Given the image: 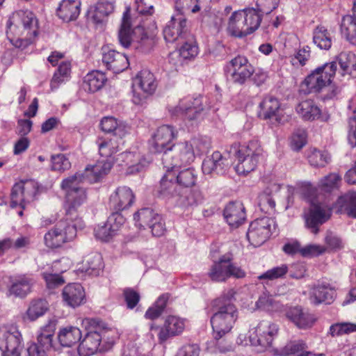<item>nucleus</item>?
I'll use <instances>...</instances> for the list:
<instances>
[{
	"label": "nucleus",
	"instance_id": "nucleus-45",
	"mask_svg": "<svg viewBox=\"0 0 356 356\" xmlns=\"http://www.w3.org/2000/svg\"><path fill=\"white\" fill-rule=\"evenodd\" d=\"M280 107V104L277 99L272 96H267L260 103L259 114L264 119H270L275 117L277 120Z\"/></svg>",
	"mask_w": 356,
	"mask_h": 356
},
{
	"label": "nucleus",
	"instance_id": "nucleus-44",
	"mask_svg": "<svg viewBox=\"0 0 356 356\" xmlns=\"http://www.w3.org/2000/svg\"><path fill=\"white\" fill-rule=\"evenodd\" d=\"M71 73V63L69 61H62L54 72L51 80V88L52 90L57 89L62 83H65L70 79Z\"/></svg>",
	"mask_w": 356,
	"mask_h": 356
},
{
	"label": "nucleus",
	"instance_id": "nucleus-36",
	"mask_svg": "<svg viewBox=\"0 0 356 356\" xmlns=\"http://www.w3.org/2000/svg\"><path fill=\"white\" fill-rule=\"evenodd\" d=\"M80 0H62L57 9V15L63 21L76 19L80 13Z\"/></svg>",
	"mask_w": 356,
	"mask_h": 356
},
{
	"label": "nucleus",
	"instance_id": "nucleus-2",
	"mask_svg": "<svg viewBox=\"0 0 356 356\" xmlns=\"http://www.w3.org/2000/svg\"><path fill=\"white\" fill-rule=\"evenodd\" d=\"M234 294L231 289L227 294H223L211 302L213 314L211 317V324L213 337L216 340L229 333L238 318L237 308L231 301Z\"/></svg>",
	"mask_w": 356,
	"mask_h": 356
},
{
	"label": "nucleus",
	"instance_id": "nucleus-13",
	"mask_svg": "<svg viewBox=\"0 0 356 356\" xmlns=\"http://www.w3.org/2000/svg\"><path fill=\"white\" fill-rule=\"evenodd\" d=\"M132 88V102L137 105L143 104L156 88L154 74L149 70H141L134 79Z\"/></svg>",
	"mask_w": 356,
	"mask_h": 356
},
{
	"label": "nucleus",
	"instance_id": "nucleus-26",
	"mask_svg": "<svg viewBox=\"0 0 356 356\" xmlns=\"http://www.w3.org/2000/svg\"><path fill=\"white\" fill-rule=\"evenodd\" d=\"M229 165V161L220 152L216 151L210 157H207L203 161L202 169L205 175H221L225 172Z\"/></svg>",
	"mask_w": 356,
	"mask_h": 356
},
{
	"label": "nucleus",
	"instance_id": "nucleus-20",
	"mask_svg": "<svg viewBox=\"0 0 356 356\" xmlns=\"http://www.w3.org/2000/svg\"><path fill=\"white\" fill-rule=\"evenodd\" d=\"M176 133L171 126L159 127L149 140V149L154 153H163L172 149V142Z\"/></svg>",
	"mask_w": 356,
	"mask_h": 356
},
{
	"label": "nucleus",
	"instance_id": "nucleus-7",
	"mask_svg": "<svg viewBox=\"0 0 356 356\" xmlns=\"http://www.w3.org/2000/svg\"><path fill=\"white\" fill-rule=\"evenodd\" d=\"M337 70L336 61L326 63L313 70L301 84L305 93L318 92L332 83Z\"/></svg>",
	"mask_w": 356,
	"mask_h": 356
},
{
	"label": "nucleus",
	"instance_id": "nucleus-61",
	"mask_svg": "<svg viewBox=\"0 0 356 356\" xmlns=\"http://www.w3.org/2000/svg\"><path fill=\"white\" fill-rule=\"evenodd\" d=\"M51 347V345L44 347L43 342L37 339V343H33L27 348V354L28 356H48L47 353Z\"/></svg>",
	"mask_w": 356,
	"mask_h": 356
},
{
	"label": "nucleus",
	"instance_id": "nucleus-62",
	"mask_svg": "<svg viewBox=\"0 0 356 356\" xmlns=\"http://www.w3.org/2000/svg\"><path fill=\"white\" fill-rule=\"evenodd\" d=\"M327 251V247L317 244H309L300 250V254L305 257L319 256Z\"/></svg>",
	"mask_w": 356,
	"mask_h": 356
},
{
	"label": "nucleus",
	"instance_id": "nucleus-9",
	"mask_svg": "<svg viewBox=\"0 0 356 356\" xmlns=\"http://www.w3.org/2000/svg\"><path fill=\"white\" fill-rule=\"evenodd\" d=\"M82 323L88 331L80 343L78 350L82 356H90L99 350L102 339L109 330L104 328L102 330L103 327L96 319L85 318Z\"/></svg>",
	"mask_w": 356,
	"mask_h": 356
},
{
	"label": "nucleus",
	"instance_id": "nucleus-21",
	"mask_svg": "<svg viewBox=\"0 0 356 356\" xmlns=\"http://www.w3.org/2000/svg\"><path fill=\"white\" fill-rule=\"evenodd\" d=\"M166 169V172L161 179L159 184L156 187V195L165 201L175 204L181 190L179 188L177 181H175V175L172 171Z\"/></svg>",
	"mask_w": 356,
	"mask_h": 356
},
{
	"label": "nucleus",
	"instance_id": "nucleus-31",
	"mask_svg": "<svg viewBox=\"0 0 356 356\" xmlns=\"http://www.w3.org/2000/svg\"><path fill=\"white\" fill-rule=\"evenodd\" d=\"M223 215L232 227H238L245 220V208L240 202H229L225 208Z\"/></svg>",
	"mask_w": 356,
	"mask_h": 356
},
{
	"label": "nucleus",
	"instance_id": "nucleus-22",
	"mask_svg": "<svg viewBox=\"0 0 356 356\" xmlns=\"http://www.w3.org/2000/svg\"><path fill=\"white\" fill-rule=\"evenodd\" d=\"M187 22L182 13L171 17L163 29V37L167 42H173L179 38H185L187 31Z\"/></svg>",
	"mask_w": 356,
	"mask_h": 356
},
{
	"label": "nucleus",
	"instance_id": "nucleus-32",
	"mask_svg": "<svg viewBox=\"0 0 356 356\" xmlns=\"http://www.w3.org/2000/svg\"><path fill=\"white\" fill-rule=\"evenodd\" d=\"M335 291L327 283L318 284L314 286L310 291V301L314 305L322 302L330 304L334 299Z\"/></svg>",
	"mask_w": 356,
	"mask_h": 356
},
{
	"label": "nucleus",
	"instance_id": "nucleus-33",
	"mask_svg": "<svg viewBox=\"0 0 356 356\" xmlns=\"http://www.w3.org/2000/svg\"><path fill=\"white\" fill-rule=\"evenodd\" d=\"M112 168V164L108 161H99L95 165H88L83 172L84 181L94 183L98 181L103 176L108 173Z\"/></svg>",
	"mask_w": 356,
	"mask_h": 356
},
{
	"label": "nucleus",
	"instance_id": "nucleus-59",
	"mask_svg": "<svg viewBox=\"0 0 356 356\" xmlns=\"http://www.w3.org/2000/svg\"><path fill=\"white\" fill-rule=\"evenodd\" d=\"M340 180L341 177L337 174L331 173L319 181L318 187L321 191L330 192L337 187Z\"/></svg>",
	"mask_w": 356,
	"mask_h": 356
},
{
	"label": "nucleus",
	"instance_id": "nucleus-64",
	"mask_svg": "<svg viewBox=\"0 0 356 356\" xmlns=\"http://www.w3.org/2000/svg\"><path fill=\"white\" fill-rule=\"evenodd\" d=\"M307 133L305 130L296 131L291 139V147L293 150L298 151L307 143Z\"/></svg>",
	"mask_w": 356,
	"mask_h": 356
},
{
	"label": "nucleus",
	"instance_id": "nucleus-1",
	"mask_svg": "<svg viewBox=\"0 0 356 356\" xmlns=\"http://www.w3.org/2000/svg\"><path fill=\"white\" fill-rule=\"evenodd\" d=\"M6 35L16 48L24 49L38 35V22L35 15L30 10L14 12L6 23Z\"/></svg>",
	"mask_w": 356,
	"mask_h": 356
},
{
	"label": "nucleus",
	"instance_id": "nucleus-46",
	"mask_svg": "<svg viewBox=\"0 0 356 356\" xmlns=\"http://www.w3.org/2000/svg\"><path fill=\"white\" fill-rule=\"evenodd\" d=\"M342 75L346 74L356 76V55L350 51L341 52L338 56Z\"/></svg>",
	"mask_w": 356,
	"mask_h": 356
},
{
	"label": "nucleus",
	"instance_id": "nucleus-16",
	"mask_svg": "<svg viewBox=\"0 0 356 356\" xmlns=\"http://www.w3.org/2000/svg\"><path fill=\"white\" fill-rule=\"evenodd\" d=\"M136 225L140 229L149 227L154 236H161L165 230V223L161 215L150 208H143L134 216Z\"/></svg>",
	"mask_w": 356,
	"mask_h": 356
},
{
	"label": "nucleus",
	"instance_id": "nucleus-19",
	"mask_svg": "<svg viewBox=\"0 0 356 356\" xmlns=\"http://www.w3.org/2000/svg\"><path fill=\"white\" fill-rule=\"evenodd\" d=\"M331 216V209L325 204L312 201L309 209L305 213V223L312 232L317 234L318 226L325 222Z\"/></svg>",
	"mask_w": 356,
	"mask_h": 356
},
{
	"label": "nucleus",
	"instance_id": "nucleus-11",
	"mask_svg": "<svg viewBox=\"0 0 356 356\" xmlns=\"http://www.w3.org/2000/svg\"><path fill=\"white\" fill-rule=\"evenodd\" d=\"M209 108L207 97H188L181 99L177 106L170 107L169 112L173 116H182L189 121H193L200 118L202 113Z\"/></svg>",
	"mask_w": 356,
	"mask_h": 356
},
{
	"label": "nucleus",
	"instance_id": "nucleus-10",
	"mask_svg": "<svg viewBox=\"0 0 356 356\" xmlns=\"http://www.w3.org/2000/svg\"><path fill=\"white\" fill-rule=\"evenodd\" d=\"M23 347L22 335L17 326H0V350L2 356H20Z\"/></svg>",
	"mask_w": 356,
	"mask_h": 356
},
{
	"label": "nucleus",
	"instance_id": "nucleus-53",
	"mask_svg": "<svg viewBox=\"0 0 356 356\" xmlns=\"http://www.w3.org/2000/svg\"><path fill=\"white\" fill-rule=\"evenodd\" d=\"M179 187L190 188L193 186L197 181V174L193 168H186L180 171L175 176Z\"/></svg>",
	"mask_w": 356,
	"mask_h": 356
},
{
	"label": "nucleus",
	"instance_id": "nucleus-40",
	"mask_svg": "<svg viewBox=\"0 0 356 356\" xmlns=\"http://www.w3.org/2000/svg\"><path fill=\"white\" fill-rule=\"evenodd\" d=\"M299 116L305 121L318 120L320 115V108L312 99H307L300 102L296 108Z\"/></svg>",
	"mask_w": 356,
	"mask_h": 356
},
{
	"label": "nucleus",
	"instance_id": "nucleus-30",
	"mask_svg": "<svg viewBox=\"0 0 356 356\" xmlns=\"http://www.w3.org/2000/svg\"><path fill=\"white\" fill-rule=\"evenodd\" d=\"M102 61L108 70L114 73H120L126 70L129 66L127 57L124 54L113 49L104 50Z\"/></svg>",
	"mask_w": 356,
	"mask_h": 356
},
{
	"label": "nucleus",
	"instance_id": "nucleus-17",
	"mask_svg": "<svg viewBox=\"0 0 356 356\" xmlns=\"http://www.w3.org/2000/svg\"><path fill=\"white\" fill-rule=\"evenodd\" d=\"M38 191L37 183L27 180L15 184L10 194V207L19 206L24 209L26 205L34 200Z\"/></svg>",
	"mask_w": 356,
	"mask_h": 356
},
{
	"label": "nucleus",
	"instance_id": "nucleus-14",
	"mask_svg": "<svg viewBox=\"0 0 356 356\" xmlns=\"http://www.w3.org/2000/svg\"><path fill=\"white\" fill-rule=\"evenodd\" d=\"M209 276L214 282H225L228 278H243L245 272L236 264L232 262L228 255H223L218 261L214 262L209 272Z\"/></svg>",
	"mask_w": 356,
	"mask_h": 356
},
{
	"label": "nucleus",
	"instance_id": "nucleus-56",
	"mask_svg": "<svg viewBox=\"0 0 356 356\" xmlns=\"http://www.w3.org/2000/svg\"><path fill=\"white\" fill-rule=\"evenodd\" d=\"M198 52V48L194 42H185L179 51L171 54V58L179 56L183 59H190L195 57Z\"/></svg>",
	"mask_w": 356,
	"mask_h": 356
},
{
	"label": "nucleus",
	"instance_id": "nucleus-5",
	"mask_svg": "<svg viewBox=\"0 0 356 356\" xmlns=\"http://www.w3.org/2000/svg\"><path fill=\"white\" fill-rule=\"evenodd\" d=\"M230 152L234 153L237 160L235 165L236 173L246 175L255 170L263 150L258 141L252 140L247 145L234 144Z\"/></svg>",
	"mask_w": 356,
	"mask_h": 356
},
{
	"label": "nucleus",
	"instance_id": "nucleus-34",
	"mask_svg": "<svg viewBox=\"0 0 356 356\" xmlns=\"http://www.w3.org/2000/svg\"><path fill=\"white\" fill-rule=\"evenodd\" d=\"M113 9L114 6L112 3L106 0H101L88 9V19L95 24H102L108 15L113 11Z\"/></svg>",
	"mask_w": 356,
	"mask_h": 356
},
{
	"label": "nucleus",
	"instance_id": "nucleus-24",
	"mask_svg": "<svg viewBox=\"0 0 356 356\" xmlns=\"http://www.w3.org/2000/svg\"><path fill=\"white\" fill-rule=\"evenodd\" d=\"M35 284V279L29 275L12 277L10 280L8 292L10 295L23 298L31 293Z\"/></svg>",
	"mask_w": 356,
	"mask_h": 356
},
{
	"label": "nucleus",
	"instance_id": "nucleus-15",
	"mask_svg": "<svg viewBox=\"0 0 356 356\" xmlns=\"http://www.w3.org/2000/svg\"><path fill=\"white\" fill-rule=\"evenodd\" d=\"M279 331L278 325L270 321H261L249 331V341L252 346L268 348L272 346Z\"/></svg>",
	"mask_w": 356,
	"mask_h": 356
},
{
	"label": "nucleus",
	"instance_id": "nucleus-63",
	"mask_svg": "<svg viewBox=\"0 0 356 356\" xmlns=\"http://www.w3.org/2000/svg\"><path fill=\"white\" fill-rule=\"evenodd\" d=\"M306 348L302 341H293L289 342L282 350V356H289L303 351Z\"/></svg>",
	"mask_w": 356,
	"mask_h": 356
},
{
	"label": "nucleus",
	"instance_id": "nucleus-28",
	"mask_svg": "<svg viewBox=\"0 0 356 356\" xmlns=\"http://www.w3.org/2000/svg\"><path fill=\"white\" fill-rule=\"evenodd\" d=\"M117 159L124 162V165L127 166L128 174L138 172L145 168L150 163L149 159L136 152H123L118 155Z\"/></svg>",
	"mask_w": 356,
	"mask_h": 356
},
{
	"label": "nucleus",
	"instance_id": "nucleus-23",
	"mask_svg": "<svg viewBox=\"0 0 356 356\" xmlns=\"http://www.w3.org/2000/svg\"><path fill=\"white\" fill-rule=\"evenodd\" d=\"M231 80L237 84H243L254 73V68L248 59L237 56L230 61Z\"/></svg>",
	"mask_w": 356,
	"mask_h": 356
},
{
	"label": "nucleus",
	"instance_id": "nucleus-57",
	"mask_svg": "<svg viewBox=\"0 0 356 356\" xmlns=\"http://www.w3.org/2000/svg\"><path fill=\"white\" fill-rule=\"evenodd\" d=\"M289 268L286 264H282L268 270L259 276V280H273L283 277L288 272Z\"/></svg>",
	"mask_w": 356,
	"mask_h": 356
},
{
	"label": "nucleus",
	"instance_id": "nucleus-12",
	"mask_svg": "<svg viewBox=\"0 0 356 356\" xmlns=\"http://www.w3.org/2000/svg\"><path fill=\"white\" fill-rule=\"evenodd\" d=\"M194 159L195 149L188 142H185L177 144L170 151H165L161 161L163 168L169 171L180 168L182 165L189 164Z\"/></svg>",
	"mask_w": 356,
	"mask_h": 356
},
{
	"label": "nucleus",
	"instance_id": "nucleus-58",
	"mask_svg": "<svg viewBox=\"0 0 356 356\" xmlns=\"http://www.w3.org/2000/svg\"><path fill=\"white\" fill-rule=\"evenodd\" d=\"M51 170L54 171L63 172L71 168V163L68 158L63 154L51 156Z\"/></svg>",
	"mask_w": 356,
	"mask_h": 356
},
{
	"label": "nucleus",
	"instance_id": "nucleus-60",
	"mask_svg": "<svg viewBox=\"0 0 356 356\" xmlns=\"http://www.w3.org/2000/svg\"><path fill=\"white\" fill-rule=\"evenodd\" d=\"M345 203V209L350 216L356 218V191L348 193L340 199Z\"/></svg>",
	"mask_w": 356,
	"mask_h": 356
},
{
	"label": "nucleus",
	"instance_id": "nucleus-47",
	"mask_svg": "<svg viewBox=\"0 0 356 356\" xmlns=\"http://www.w3.org/2000/svg\"><path fill=\"white\" fill-rule=\"evenodd\" d=\"M313 42L321 49L327 50L332 46V37L323 26H318L313 32Z\"/></svg>",
	"mask_w": 356,
	"mask_h": 356
},
{
	"label": "nucleus",
	"instance_id": "nucleus-49",
	"mask_svg": "<svg viewBox=\"0 0 356 356\" xmlns=\"http://www.w3.org/2000/svg\"><path fill=\"white\" fill-rule=\"evenodd\" d=\"M99 154L110 157L120 150V140L116 138H99L97 141Z\"/></svg>",
	"mask_w": 356,
	"mask_h": 356
},
{
	"label": "nucleus",
	"instance_id": "nucleus-42",
	"mask_svg": "<svg viewBox=\"0 0 356 356\" xmlns=\"http://www.w3.org/2000/svg\"><path fill=\"white\" fill-rule=\"evenodd\" d=\"M104 268L102 257L99 253L88 255L82 266L81 271L92 276H97Z\"/></svg>",
	"mask_w": 356,
	"mask_h": 356
},
{
	"label": "nucleus",
	"instance_id": "nucleus-4",
	"mask_svg": "<svg viewBox=\"0 0 356 356\" xmlns=\"http://www.w3.org/2000/svg\"><path fill=\"white\" fill-rule=\"evenodd\" d=\"M83 227V222L76 216L60 220L44 236L45 245L50 248H57L72 241L76 236L77 228Z\"/></svg>",
	"mask_w": 356,
	"mask_h": 356
},
{
	"label": "nucleus",
	"instance_id": "nucleus-29",
	"mask_svg": "<svg viewBox=\"0 0 356 356\" xmlns=\"http://www.w3.org/2000/svg\"><path fill=\"white\" fill-rule=\"evenodd\" d=\"M62 298L67 305L74 308L85 302V290L80 284H68L63 289Z\"/></svg>",
	"mask_w": 356,
	"mask_h": 356
},
{
	"label": "nucleus",
	"instance_id": "nucleus-55",
	"mask_svg": "<svg viewBox=\"0 0 356 356\" xmlns=\"http://www.w3.org/2000/svg\"><path fill=\"white\" fill-rule=\"evenodd\" d=\"M168 298V294H163L159 296L154 305L149 307L145 312V318L151 320L159 318L166 306Z\"/></svg>",
	"mask_w": 356,
	"mask_h": 356
},
{
	"label": "nucleus",
	"instance_id": "nucleus-39",
	"mask_svg": "<svg viewBox=\"0 0 356 356\" xmlns=\"http://www.w3.org/2000/svg\"><path fill=\"white\" fill-rule=\"evenodd\" d=\"M100 127L106 133H113L115 137L122 138L129 132V128L123 122H118L111 116L104 117L100 122Z\"/></svg>",
	"mask_w": 356,
	"mask_h": 356
},
{
	"label": "nucleus",
	"instance_id": "nucleus-38",
	"mask_svg": "<svg viewBox=\"0 0 356 356\" xmlns=\"http://www.w3.org/2000/svg\"><path fill=\"white\" fill-rule=\"evenodd\" d=\"M281 186L277 184H271L259 196V207L261 211L266 213H272L275 211V202L273 197V194L277 193Z\"/></svg>",
	"mask_w": 356,
	"mask_h": 356
},
{
	"label": "nucleus",
	"instance_id": "nucleus-43",
	"mask_svg": "<svg viewBox=\"0 0 356 356\" xmlns=\"http://www.w3.org/2000/svg\"><path fill=\"white\" fill-rule=\"evenodd\" d=\"M340 30L348 41L356 44V16L348 15L343 17Z\"/></svg>",
	"mask_w": 356,
	"mask_h": 356
},
{
	"label": "nucleus",
	"instance_id": "nucleus-50",
	"mask_svg": "<svg viewBox=\"0 0 356 356\" xmlns=\"http://www.w3.org/2000/svg\"><path fill=\"white\" fill-rule=\"evenodd\" d=\"M47 310L48 303L45 300H35L31 302L26 312V316L29 321H34L43 316Z\"/></svg>",
	"mask_w": 356,
	"mask_h": 356
},
{
	"label": "nucleus",
	"instance_id": "nucleus-18",
	"mask_svg": "<svg viewBox=\"0 0 356 356\" xmlns=\"http://www.w3.org/2000/svg\"><path fill=\"white\" fill-rule=\"evenodd\" d=\"M274 220L268 217L257 218L249 227L247 238L253 246L262 245L270 237Z\"/></svg>",
	"mask_w": 356,
	"mask_h": 356
},
{
	"label": "nucleus",
	"instance_id": "nucleus-35",
	"mask_svg": "<svg viewBox=\"0 0 356 356\" xmlns=\"http://www.w3.org/2000/svg\"><path fill=\"white\" fill-rule=\"evenodd\" d=\"M286 316L297 327L301 329L312 327L316 321L313 314L304 311L300 307L290 308L286 312Z\"/></svg>",
	"mask_w": 356,
	"mask_h": 356
},
{
	"label": "nucleus",
	"instance_id": "nucleus-41",
	"mask_svg": "<svg viewBox=\"0 0 356 356\" xmlns=\"http://www.w3.org/2000/svg\"><path fill=\"white\" fill-rule=\"evenodd\" d=\"M106 80V76L104 73L99 71H93L86 76L83 88L88 92H95L104 86Z\"/></svg>",
	"mask_w": 356,
	"mask_h": 356
},
{
	"label": "nucleus",
	"instance_id": "nucleus-52",
	"mask_svg": "<svg viewBox=\"0 0 356 356\" xmlns=\"http://www.w3.org/2000/svg\"><path fill=\"white\" fill-rule=\"evenodd\" d=\"M56 320L49 319L47 323L40 327L37 339L43 342L44 347L52 346L53 337L56 330Z\"/></svg>",
	"mask_w": 356,
	"mask_h": 356
},
{
	"label": "nucleus",
	"instance_id": "nucleus-25",
	"mask_svg": "<svg viewBox=\"0 0 356 356\" xmlns=\"http://www.w3.org/2000/svg\"><path fill=\"white\" fill-rule=\"evenodd\" d=\"M134 198L130 188L125 186H120L111 195L109 205L115 211H121L131 206Z\"/></svg>",
	"mask_w": 356,
	"mask_h": 356
},
{
	"label": "nucleus",
	"instance_id": "nucleus-27",
	"mask_svg": "<svg viewBox=\"0 0 356 356\" xmlns=\"http://www.w3.org/2000/svg\"><path fill=\"white\" fill-rule=\"evenodd\" d=\"M186 320L177 316H168L161 328L158 337L163 342L170 337L180 334L185 329Z\"/></svg>",
	"mask_w": 356,
	"mask_h": 356
},
{
	"label": "nucleus",
	"instance_id": "nucleus-54",
	"mask_svg": "<svg viewBox=\"0 0 356 356\" xmlns=\"http://www.w3.org/2000/svg\"><path fill=\"white\" fill-rule=\"evenodd\" d=\"M258 309L267 312H277L281 308L280 302L268 293H263L256 302Z\"/></svg>",
	"mask_w": 356,
	"mask_h": 356
},
{
	"label": "nucleus",
	"instance_id": "nucleus-37",
	"mask_svg": "<svg viewBox=\"0 0 356 356\" xmlns=\"http://www.w3.org/2000/svg\"><path fill=\"white\" fill-rule=\"evenodd\" d=\"M82 333L76 326L68 325L60 328L58 332V340L63 347H72L80 341Z\"/></svg>",
	"mask_w": 356,
	"mask_h": 356
},
{
	"label": "nucleus",
	"instance_id": "nucleus-48",
	"mask_svg": "<svg viewBox=\"0 0 356 356\" xmlns=\"http://www.w3.org/2000/svg\"><path fill=\"white\" fill-rule=\"evenodd\" d=\"M202 195L198 191H191L188 194H184L181 191L175 205L181 208H188L197 206L202 202Z\"/></svg>",
	"mask_w": 356,
	"mask_h": 356
},
{
	"label": "nucleus",
	"instance_id": "nucleus-8",
	"mask_svg": "<svg viewBox=\"0 0 356 356\" xmlns=\"http://www.w3.org/2000/svg\"><path fill=\"white\" fill-rule=\"evenodd\" d=\"M83 174L76 172L68 177L61 182L60 187L65 191L66 202L68 205L66 216L72 217V211H75L86 200L87 195L85 188L79 184L83 182Z\"/></svg>",
	"mask_w": 356,
	"mask_h": 356
},
{
	"label": "nucleus",
	"instance_id": "nucleus-3",
	"mask_svg": "<svg viewBox=\"0 0 356 356\" xmlns=\"http://www.w3.org/2000/svg\"><path fill=\"white\" fill-rule=\"evenodd\" d=\"M261 22V15L254 8L234 12L229 17L227 31L236 38H243L254 32Z\"/></svg>",
	"mask_w": 356,
	"mask_h": 356
},
{
	"label": "nucleus",
	"instance_id": "nucleus-51",
	"mask_svg": "<svg viewBox=\"0 0 356 356\" xmlns=\"http://www.w3.org/2000/svg\"><path fill=\"white\" fill-rule=\"evenodd\" d=\"M307 159L311 165L325 167L330 163L331 157L327 151L311 148L308 152Z\"/></svg>",
	"mask_w": 356,
	"mask_h": 356
},
{
	"label": "nucleus",
	"instance_id": "nucleus-6",
	"mask_svg": "<svg viewBox=\"0 0 356 356\" xmlns=\"http://www.w3.org/2000/svg\"><path fill=\"white\" fill-rule=\"evenodd\" d=\"M130 8L127 7L123 13L121 26L118 33V40L120 44L124 48L130 46L131 42H136L135 46L136 49H140L142 51H149L154 44V39L149 37L143 27L137 26L134 31V38L131 36V21H130Z\"/></svg>",
	"mask_w": 356,
	"mask_h": 356
}]
</instances>
